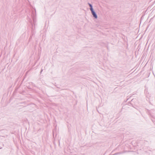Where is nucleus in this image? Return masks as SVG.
Instances as JSON below:
<instances>
[{
  "instance_id": "nucleus-1",
  "label": "nucleus",
  "mask_w": 155,
  "mask_h": 155,
  "mask_svg": "<svg viewBox=\"0 0 155 155\" xmlns=\"http://www.w3.org/2000/svg\"><path fill=\"white\" fill-rule=\"evenodd\" d=\"M91 12L92 13V15H93L94 16L95 18H97V15H96L95 13V12L94 11V10L93 9H91Z\"/></svg>"
},
{
  "instance_id": "nucleus-2",
  "label": "nucleus",
  "mask_w": 155,
  "mask_h": 155,
  "mask_svg": "<svg viewBox=\"0 0 155 155\" xmlns=\"http://www.w3.org/2000/svg\"><path fill=\"white\" fill-rule=\"evenodd\" d=\"M89 6H90V7H91V8H90V9H91H91H93L92 8V5L90 4H89Z\"/></svg>"
}]
</instances>
